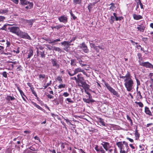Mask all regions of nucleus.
Returning a JSON list of instances; mask_svg holds the SVG:
<instances>
[{
  "instance_id": "nucleus-50",
  "label": "nucleus",
  "mask_w": 153,
  "mask_h": 153,
  "mask_svg": "<svg viewBox=\"0 0 153 153\" xmlns=\"http://www.w3.org/2000/svg\"><path fill=\"white\" fill-rule=\"evenodd\" d=\"M2 76L5 78H7V74L6 71H4L2 73Z\"/></svg>"
},
{
  "instance_id": "nucleus-16",
  "label": "nucleus",
  "mask_w": 153,
  "mask_h": 153,
  "mask_svg": "<svg viewBox=\"0 0 153 153\" xmlns=\"http://www.w3.org/2000/svg\"><path fill=\"white\" fill-rule=\"evenodd\" d=\"M133 16L134 19L136 20H139L143 18L142 16L140 15L133 14Z\"/></svg>"
},
{
  "instance_id": "nucleus-37",
  "label": "nucleus",
  "mask_w": 153,
  "mask_h": 153,
  "mask_svg": "<svg viewBox=\"0 0 153 153\" xmlns=\"http://www.w3.org/2000/svg\"><path fill=\"white\" fill-rule=\"evenodd\" d=\"M56 80H58L59 82L60 83H62V79L61 77L60 76H58L57 78L56 79Z\"/></svg>"
},
{
  "instance_id": "nucleus-56",
  "label": "nucleus",
  "mask_w": 153,
  "mask_h": 153,
  "mask_svg": "<svg viewBox=\"0 0 153 153\" xmlns=\"http://www.w3.org/2000/svg\"><path fill=\"white\" fill-rule=\"evenodd\" d=\"M137 94L140 97V98L142 99L143 98L142 96L141 95L140 92V91H137Z\"/></svg>"
},
{
  "instance_id": "nucleus-63",
  "label": "nucleus",
  "mask_w": 153,
  "mask_h": 153,
  "mask_svg": "<svg viewBox=\"0 0 153 153\" xmlns=\"http://www.w3.org/2000/svg\"><path fill=\"white\" fill-rule=\"evenodd\" d=\"M111 6L110 7V9L112 10H114V9L115 8V7L114 6V4L113 3H111Z\"/></svg>"
},
{
  "instance_id": "nucleus-32",
  "label": "nucleus",
  "mask_w": 153,
  "mask_h": 153,
  "mask_svg": "<svg viewBox=\"0 0 153 153\" xmlns=\"http://www.w3.org/2000/svg\"><path fill=\"white\" fill-rule=\"evenodd\" d=\"M78 60L80 65L82 67L87 65L85 64V62H83L81 59H78Z\"/></svg>"
},
{
  "instance_id": "nucleus-54",
  "label": "nucleus",
  "mask_w": 153,
  "mask_h": 153,
  "mask_svg": "<svg viewBox=\"0 0 153 153\" xmlns=\"http://www.w3.org/2000/svg\"><path fill=\"white\" fill-rule=\"evenodd\" d=\"M39 79H44L45 77V75L44 74H40L39 76Z\"/></svg>"
},
{
  "instance_id": "nucleus-55",
  "label": "nucleus",
  "mask_w": 153,
  "mask_h": 153,
  "mask_svg": "<svg viewBox=\"0 0 153 153\" xmlns=\"http://www.w3.org/2000/svg\"><path fill=\"white\" fill-rule=\"evenodd\" d=\"M139 148H140V151H142L143 150H144V145H140L139 146Z\"/></svg>"
},
{
  "instance_id": "nucleus-6",
  "label": "nucleus",
  "mask_w": 153,
  "mask_h": 153,
  "mask_svg": "<svg viewBox=\"0 0 153 153\" xmlns=\"http://www.w3.org/2000/svg\"><path fill=\"white\" fill-rule=\"evenodd\" d=\"M18 36L22 38H31L30 36L27 33L22 31L21 30H20Z\"/></svg>"
},
{
  "instance_id": "nucleus-15",
  "label": "nucleus",
  "mask_w": 153,
  "mask_h": 153,
  "mask_svg": "<svg viewBox=\"0 0 153 153\" xmlns=\"http://www.w3.org/2000/svg\"><path fill=\"white\" fill-rule=\"evenodd\" d=\"M134 135L135 137V140H139V138L140 137V134L138 132L137 126H136V128L135 131Z\"/></svg>"
},
{
  "instance_id": "nucleus-44",
  "label": "nucleus",
  "mask_w": 153,
  "mask_h": 153,
  "mask_svg": "<svg viewBox=\"0 0 153 153\" xmlns=\"http://www.w3.org/2000/svg\"><path fill=\"white\" fill-rule=\"evenodd\" d=\"M123 17L122 16L120 17H117L115 15V20L116 21H118V20H122L123 19Z\"/></svg>"
},
{
  "instance_id": "nucleus-49",
  "label": "nucleus",
  "mask_w": 153,
  "mask_h": 153,
  "mask_svg": "<svg viewBox=\"0 0 153 153\" xmlns=\"http://www.w3.org/2000/svg\"><path fill=\"white\" fill-rule=\"evenodd\" d=\"M138 1V3H139V4L140 5V7L142 9H144V8L143 7V5L141 3V0H137Z\"/></svg>"
},
{
  "instance_id": "nucleus-19",
  "label": "nucleus",
  "mask_w": 153,
  "mask_h": 153,
  "mask_svg": "<svg viewBox=\"0 0 153 153\" xmlns=\"http://www.w3.org/2000/svg\"><path fill=\"white\" fill-rule=\"evenodd\" d=\"M49 92L50 94L47 93L48 94H46V96H47L48 98L50 99L53 98L54 94L53 91L51 90V91H49Z\"/></svg>"
},
{
  "instance_id": "nucleus-23",
  "label": "nucleus",
  "mask_w": 153,
  "mask_h": 153,
  "mask_svg": "<svg viewBox=\"0 0 153 153\" xmlns=\"http://www.w3.org/2000/svg\"><path fill=\"white\" fill-rule=\"evenodd\" d=\"M82 100L84 102L88 103H89L90 102H94L95 101L94 100H89L88 99H87L85 98H83Z\"/></svg>"
},
{
  "instance_id": "nucleus-40",
  "label": "nucleus",
  "mask_w": 153,
  "mask_h": 153,
  "mask_svg": "<svg viewBox=\"0 0 153 153\" xmlns=\"http://www.w3.org/2000/svg\"><path fill=\"white\" fill-rule=\"evenodd\" d=\"M135 103L137 104H138L140 107L142 108L143 106V103L141 102H135Z\"/></svg>"
},
{
  "instance_id": "nucleus-5",
  "label": "nucleus",
  "mask_w": 153,
  "mask_h": 153,
  "mask_svg": "<svg viewBox=\"0 0 153 153\" xmlns=\"http://www.w3.org/2000/svg\"><path fill=\"white\" fill-rule=\"evenodd\" d=\"M73 40H71L70 41H64L61 42V44L62 45L64 46V50L66 51H68V48L71 45H73L71 44V42Z\"/></svg>"
},
{
  "instance_id": "nucleus-9",
  "label": "nucleus",
  "mask_w": 153,
  "mask_h": 153,
  "mask_svg": "<svg viewBox=\"0 0 153 153\" xmlns=\"http://www.w3.org/2000/svg\"><path fill=\"white\" fill-rule=\"evenodd\" d=\"M97 153H105V152L102 146H99L97 145H95L94 148Z\"/></svg>"
},
{
  "instance_id": "nucleus-1",
  "label": "nucleus",
  "mask_w": 153,
  "mask_h": 153,
  "mask_svg": "<svg viewBox=\"0 0 153 153\" xmlns=\"http://www.w3.org/2000/svg\"><path fill=\"white\" fill-rule=\"evenodd\" d=\"M119 77L120 78L124 79V85L127 90L128 91H131L133 88L134 82L130 72L127 71L125 76L120 75Z\"/></svg>"
},
{
  "instance_id": "nucleus-14",
  "label": "nucleus",
  "mask_w": 153,
  "mask_h": 153,
  "mask_svg": "<svg viewBox=\"0 0 153 153\" xmlns=\"http://www.w3.org/2000/svg\"><path fill=\"white\" fill-rule=\"evenodd\" d=\"M106 151L108 150V148L110 147L109 143L108 142H103L101 144Z\"/></svg>"
},
{
  "instance_id": "nucleus-13",
  "label": "nucleus",
  "mask_w": 153,
  "mask_h": 153,
  "mask_svg": "<svg viewBox=\"0 0 153 153\" xmlns=\"http://www.w3.org/2000/svg\"><path fill=\"white\" fill-rule=\"evenodd\" d=\"M30 2L27 0H20L19 4L24 6L27 5Z\"/></svg>"
},
{
  "instance_id": "nucleus-21",
  "label": "nucleus",
  "mask_w": 153,
  "mask_h": 153,
  "mask_svg": "<svg viewBox=\"0 0 153 153\" xmlns=\"http://www.w3.org/2000/svg\"><path fill=\"white\" fill-rule=\"evenodd\" d=\"M145 27H146L144 26H142L141 25H138V26L137 27V28L139 31L143 32L144 31Z\"/></svg>"
},
{
  "instance_id": "nucleus-60",
  "label": "nucleus",
  "mask_w": 153,
  "mask_h": 153,
  "mask_svg": "<svg viewBox=\"0 0 153 153\" xmlns=\"http://www.w3.org/2000/svg\"><path fill=\"white\" fill-rule=\"evenodd\" d=\"M69 95V94L67 92H65L64 93H63V95L65 97H66L68 96Z\"/></svg>"
},
{
  "instance_id": "nucleus-17",
  "label": "nucleus",
  "mask_w": 153,
  "mask_h": 153,
  "mask_svg": "<svg viewBox=\"0 0 153 153\" xmlns=\"http://www.w3.org/2000/svg\"><path fill=\"white\" fill-rule=\"evenodd\" d=\"M144 111L146 114L148 115L149 116H152V112L149 110V108L147 106H146L145 107Z\"/></svg>"
},
{
  "instance_id": "nucleus-31",
  "label": "nucleus",
  "mask_w": 153,
  "mask_h": 153,
  "mask_svg": "<svg viewBox=\"0 0 153 153\" xmlns=\"http://www.w3.org/2000/svg\"><path fill=\"white\" fill-rule=\"evenodd\" d=\"M4 48L2 46H0V54H1L7 55V54L4 52Z\"/></svg>"
},
{
  "instance_id": "nucleus-42",
  "label": "nucleus",
  "mask_w": 153,
  "mask_h": 153,
  "mask_svg": "<svg viewBox=\"0 0 153 153\" xmlns=\"http://www.w3.org/2000/svg\"><path fill=\"white\" fill-rule=\"evenodd\" d=\"M16 70L18 71L22 72V66L20 65H19V66H18L16 68Z\"/></svg>"
},
{
  "instance_id": "nucleus-53",
  "label": "nucleus",
  "mask_w": 153,
  "mask_h": 153,
  "mask_svg": "<svg viewBox=\"0 0 153 153\" xmlns=\"http://www.w3.org/2000/svg\"><path fill=\"white\" fill-rule=\"evenodd\" d=\"M60 41V39H56V40H54L52 41H51V40H50V42H48L50 43H54L56 42Z\"/></svg>"
},
{
  "instance_id": "nucleus-47",
  "label": "nucleus",
  "mask_w": 153,
  "mask_h": 153,
  "mask_svg": "<svg viewBox=\"0 0 153 153\" xmlns=\"http://www.w3.org/2000/svg\"><path fill=\"white\" fill-rule=\"evenodd\" d=\"M90 46L94 48V49H95V47H97V46L95 45L94 43L92 41L91 42H90Z\"/></svg>"
},
{
  "instance_id": "nucleus-62",
  "label": "nucleus",
  "mask_w": 153,
  "mask_h": 153,
  "mask_svg": "<svg viewBox=\"0 0 153 153\" xmlns=\"http://www.w3.org/2000/svg\"><path fill=\"white\" fill-rule=\"evenodd\" d=\"M11 1L16 4H17L19 3V0H11Z\"/></svg>"
},
{
  "instance_id": "nucleus-61",
  "label": "nucleus",
  "mask_w": 153,
  "mask_h": 153,
  "mask_svg": "<svg viewBox=\"0 0 153 153\" xmlns=\"http://www.w3.org/2000/svg\"><path fill=\"white\" fill-rule=\"evenodd\" d=\"M70 79L71 80H75L76 82L77 81L78 78L77 77V78L76 77L74 76L71 77Z\"/></svg>"
},
{
  "instance_id": "nucleus-2",
  "label": "nucleus",
  "mask_w": 153,
  "mask_h": 153,
  "mask_svg": "<svg viewBox=\"0 0 153 153\" xmlns=\"http://www.w3.org/2000/svg\"><path fill=\"white\" fill-rule=\"evenodd\" d=\"M77 77L78 78V79L76 83H78L79 86L82 87L85 89H89V85L87 84L84 77L82 76L81 74H78Z\"/></svg>"
},
{
  "instance_id": "nucleus-10",
  "label": "nucleus",
  "mask_w": 153,
  "mask_h": 153,
  "mask_svg": "<svg viewBox=\"0 0 153 153\" xmlns=\"http://www.w3.org/2000/svg\"><path fill=\"white\" fill-rule=\"evenodd\" d=\"M36 49L37 50V55L38 56H40L42 58H44L45 56V51H40L39 50L38 48H36Z\"/></svg>"
},
{
  "instance_id": "nucleus-59",
  "label": "nucleus",
  "mask_w": 153,
  "mask_h": 153,
  "mask_svg": "<svg viewBox=\"0 0 153 153\" xmlns=\"http://www.w3.org/2000/svg\"><path fill=\"white\" fill-rule=\"evenodd\" d=\"M54 50L56 51H61V49L58 47H54Z\"/></svg>"
},
{
  "instance_id": "nucleus-29",
  "label": "nucleus",
  "mask_w": 153,
  "mask_h": 153,
  "mask_svg": "<svg viewBox=\"0 0 153 153\" xmlns=\"http://www.w3.org/2000/svg\"><path fill=\"white\" fill-rule=\"evenodd\" d=\"M82 72L83 73V71L80 68H77L74 69V72L73 73V74L76 75L79 72Z\"/></svg>"
},
{
  "instance_id": "nucleus-26",
  "label": "nucleus",
  "mask_w": 153,
  "mask_h": 153,
  "mask_svg": "<svg viewBox=\"0 0 153 153\" xmlns=\"http://www.w3.org/2000/svg\"><path fill=\"white\" fill-rule=\"evenodd\" d=\"M32 103L33 105H34L35 107H36V108H37L38 109H39L42 111H45L44 109H43L39 105H37L36 103L32 102Z\"/></svg>"
},
{
  "instance_id": "nucleus-57",
  "label": "nucleus",
  "mask_w": 153,
  "mask_h": 153,
  "mask_svg": "<svg viewBox=\"0 0 153 153\" xmlns=\"http://www.w3.org/2000/svg\"><path fill=\"white\" fill-rule=\"evenodd\" d=\"M70 14H71V16L72 17V18L74 19V20H75V19H76L77 18L76 17V16H75L74 15V14H73L72 12H71L70 13Z\"/></svg>"
},
{
  "instance_id": "nucleus-43",
  "label": "nucleus",
  "mask_w": 153,
  "mask_h": 153,
  "mask_svg": "<svg viewBox=\"0 0 153 153\" xmlns=\"http://www.w3.org/2000/svg\"><path fill=\"white\" fill-rule=\"evenodd\" d=\"M115 20V18L114 16H111L109 20V22L111 24L113 23Z\"/></svg>"
},
{
  "instance_id": "nucleus-35",
  "label": "nucleus",
  "mask_w": 153,
  "mask_h": 153,
  "mask_svg": "<svg viewBox=\"0 0 153 153\" xmlns=\"http://www.w3.org/2000/svg\"><path fill=\"white\" fill-rule=\"evenodd\" d=\"M8 10H2L1 9L0 10V14H7L8 13Z\"/></svg>"
},
{
  "instance_id": "nucleus-52",
  "label": "nucleus",
  "mask_w": 153,
  "mask_h": 153,
  "mask_svg": "<svg viewBox=\"0 0 153 153\" xmlns=\"http://www.w3.org/2000/svg\"><path fill=\"white\" fill-rule=\"evenodd\" d=\"M137 56H138V58L139 59V60H141L142 59V54L140 53H138L137 54Z\"/></svg>"
},
{
  "instance_id": "nucleus-38",
  "label": "nucleus",
  "mask_w": 153,
  "mask_h": 153,
  "mask_svg": "<svg viewBox=\"0 0 153 153\" xmlns=\"http://www.w3.org/2000/svg\"><path fill=\"white\" fill-rule=\"evenodd\" d=\"M136 81L137 84L136 91H137V90H138V86L140 85V81L138 79L136 78Z\"/></svg>"
},
{
  "instance_id": "nucleus-7",
  "label": "nucleus",
  "mask_w": 153,
  "mask_h": 153,
  "mask_svg": "<svg viewBox=\"0 0 153 153\" xmlns=\"http://www.w3.org/2000/svg\"><path fill=\"white\" fill-rule=\"evenodd\" d=\"M58 19L60 22H62L64 24L68 22V18L65 15H63L59 17Z\"/></svg>"
},
{
  "instance_id": "nucleus-28",
  "label": "nucleus",
  "mask_w": 153,
  "mask_h": 153,
  "mask_svg": "<svg viewBox=\"0 0 153 153\" xmlns=\"http://www.w3.org/2000/svg\"><path fill=\"white\" fill-rule=\"evenodd\" d=\"M82 0H73V3L74 5L78 4L81 5Z\"/></svg>"
},
{
  "instance_id": "nucleus-24",
  "label": "nucleus",
  "mask_w": 153,
  "mask_h": 153,
  "mask_svg": "<svg viewBox=\"0 0 153 153\" xmlns=\"http://www.w3.org/2000/svg\"><path fill=\"white\" fill-rule=\"evenodd\" d=\"M6 100L8 101H13L15 99V98L13 96H10L7 95L5 98Z\"/></svg>"
},
{
  "instance_id": "nucleus-30",
  "label": "nucleus",
  "mask_w": 153,
  "mask_h": 153,
  "mask_svg": "<svg viewBox=\"0 0 153 153\" xmlns=\"http://www.w3.org/2000/svg\"><path fill=\"white\" fill-rule=\"evenodd\" d=\"M27 6L25 7L26 10H28L31 9L33 6V4L32 2L29 3Z\"/></svg>"
},
{
  "instance_id": "nucleus-12",
  "label": "nucleus",
  "mask_w": 153,
  "mask_h": 153,
  "mask_svg": "<svg viewBox=\"0 0 153 153\" xmlns=\"http://www.w3.org/2000/svg\"><path fill=\"white\" fill-rule=\"evenodd\" d=\"M51 60L53 66L56 67L57 68L59 67V65L57 64V61L55 59H51Z\"/></svg>"
},
{
  "instance_id": "nucleus-18",
  "label": "nucleus",
  "mask_w": 153,
  "mask_h": 153,
  "mask_svg": "<svg viewBox=\"0 0 153 153\" xmlns=\"http://www.w3.org/2000/svg\"><path fill=\"white\" fill-rule=\"evenodd\" d=\"M104 48V47L103 46H97L95 47L94 49L97 52H102Z\"/></svg>"
},
{
  "instance_id": "nucleus-48",
  "label": "nucleus",
  "mask_w": 153,
  "mask_h": 153,
  "mask_svg": "<svg viewBox=\"0 0 153 153\" xmlns=\"http://www.w3.org/2000/svg\"><path fill=\"white\" fill-rule=\"evenodd\" d=\"M12 149L11 148H8L6 150V153H11Z\"/></svg>"
},
{
  "instance_id": "nucleus-64",
  "label": "nucleus",
  "mask_w": 153,
  "mask_h": 153,
  "mask_svg": "<svg viewBox=\"0 0 153 153\" xmlns=\"http://www.w3.org/2000/svg\"><path fill=\"white\" fill-rule=\"evenodd\" d=\"M32 94L34 95V96L36 97H37V95L36 92V91H35V90H34L32 91Z\"/></svg>"
},
{
  "instance_id": "nucleus-36",
  "label": "nucleus",
  "mask_w": 153,
  "mask_h": 153,
  "mask_svg": "<svg viewBox=\"0 0 153 153\" xmlns=\"http://www.w3.org/2000/svg\"><path fill=\"white\" fill-rule=\"evenodd\" d=\"M99 122L101 124L102 126H105V123L102 119L101 118H100L99 119Z\"/></svg>"
},
{
  "instance_id": "nucleus-46",
  "label": "nucleus",
  "mask_w": 153,
  "mask_h": 153,
  "mask_svg": "<svg viewBox=\"0 0 153 153\" xmlns=\"http://www.w3.org/2000/svg\"><path fill=\"white\" fill-rule=\"evenodd\" d=\"M66 100L67 101L68 103H73L74 102L72 99L69 98H66Z\"/></svg>"
},
{
  "instance_id": "nucleus-4",
  "label": "nucleus",
  "mask_w": 153,
  "mask_h": 153,
  "mask_svg": "<svg viewBox=\"0 0 153 153\" xmlns=\"http://www.w3.org/2000/svg\"><path fill=\"white\" fill-rule=\"evenodd\" d=\"M8 29L10 32L15 34L17 36H18L20 31L19 28L18 27L12 26L9 27Z\"/></svg>"
},
{
  "instance_id": "nucleus-58",
  "label": "nucleus",
  "mask_w": 153,
  "mask_h": 153,
  "mask_svg": "<svg viewBox=\"0 0 153 153\" xmlns=\"http://www.w3.org/2000/svg\"><path fill=\"white\" fill-rule=\"evenodd\" d=\"M19 49V47H18L16 49V51L13 50V52H15L16 54H18L20 52Z\"/></svg>"
},
{
  "instance_id": "nucleus-8",
  "label": "nucleus",
  "mask_w": 153,
  "mask_h": 153,
  "mask_svg": "<svg viewBox=\"0 0 153 153\" xmlns=\"http://www.w3.org/2000/svg\"><path fill=\"white\" fill-rule=\"evenodd\" d=\"M140 65L141 66L146 67L148 68H153V65L149 62H140Z\"/></svg>"
},
{
  "instance_id": "nucleus-33",
  "label": "nucleus",
  "mask_w": 153,
  "mask_h": 153,
  "mask_svg": "<svg viewBox=\"0 0 153 153\" xmlns=\"http://www.w3.org/2000/svg\"><path fill=\"white\" fill-rule=\"evenodd\" d=\"M63 26L62 25H59L56 26H53L51 27V28L52 29H57V30H59L60 29V28H62L63 27Z\"/></svg>"
},
{
  "instance_id": "nucleus-34",
  "label": "nucleus",
  "mask_w": 153,
  "mask_h": 153,
  "mask_svg": "<svg viewBox=\"0 0 153 153\" xmlns=\"http://www.w3.org/2000/svg\"><path fill=\"white\" fill-rule=\"evenodd\" d=\"M126 117L127 120H128V121L130 122L131 125L132 126L133 125V123L132 122V120L131 117L129 116V115H127Z\"/></svg>"
},
{
  "instance_id": "nucleus-39",
  "label": "nucleus",
  "mask_w": 153,
  "mask_h": 153,
  "mask_svg": "<svg viewBox=\"0 0 153 153\" xmlns=\"http://www.w3.org/2000/svg\"><path fill=\"white\" fill-rule=\"evenodd\" d=\"M67 72L68 74V75L70 76H73L74 75H75V74H73V73H72V71L71 70H67Z\"/></svg>"
},
{
  "instance_id": "nucleus-45",
  "label": "nucleus",
  "mask_w": 153,
  "mask_h": 153,
  "mask_svg": "<svg viewBox=\"0 0 153 153\" xmlns=\"http://www.w3.org/2000/svg\"><path fill=\"white\" fill-rule=\"evenodd\" d=\"M59 89H61L62 88H64L65 87V84H61L58 86Z\"/></svg>"
},
{
  "instance_id": "nucleus-25",
  "label": "nucleus",
  "mask_w": 153,
  "mask_h": 153,
  "mask_svg": "<svg viewBox=\"0 0 153 153\" xmlns=\"http://www.w3.org/2000/svg\"><path fill=\"white\" fill-rule=\"evenodd\" d=\"M32 103L33 105H34L35 107H36V108H37L38 109H39L42 111H45L44 109H43L39 105H37L36 103L32 102Z\"/></svg>"
},
{
  "instance_id": "nucleus-22",
  "label": "nucleus",
  "mask_w": 153,
  "mask_h": 153,
  "mask_svg": "<svg viewBox=\"0 0 153 153\" xmlns=\"http://www.w3.org/2000/svg\"><path fill=\"white\" fill-rule=\"evenodd\" d=\"M27 59L30 58L33 55V51L31 49H30L28 51Z\"/></svg>"
},
{
  "instance_id": "nucleus-51",
  "label": "nucleus",
  "mask_w": 153,
  "mask_h": 153,
  "mask_svg": "<svg viewBox=\"0 0 153 153\" xmlns=\"http://www.w3.org/2000/svg\"><path fill=\"white\" fill-rule=\"evenodd\" d=\"M65 146H68V144L65 143H62L61 144V148L62 149H64L65 147Z\"/></svg>"
},
{
  "instance_id": "nucleus-27",
  "label": "nucleus",
  "mask_w": 153,
  "mask_h": 153,
  "mask_svg": "<svg viewBox=\"0 0 153 153\" xmlns=\"http://www.w3.org/2000/svg\"><path fill=\"white\" fill-rule=\"evenodd\" d=\"M33 20H26V23H27V25L28 27H31L33 24Z\"/></svg>"
},
{
  "instance_id": "nucleus-41",
  "label": "nucleus",
  "mask_w": 153,
  "mask_h": 153,
  "mask_svg": "<svg viewBox=\"0 0 153 153\" xmlns=\"http://www.w3.org/2000/svg\"><path fill=\"white\" fill-rule=\"evenodd\" d=\"M108 89L113 94L115 95V91L112 88L111 86H110Z\"/></svg>"
},
{
  "instance_id": "nucleus-3",
  "label": "nucleus",
  "mask_w": 153,
  "mask_h": 153,
  "mask_svg": "<svg viewBox=\"0 0 153 153\" xmlns=\"http://www.w3.org/2000/svg\"><path fill=\"white\" fill-rule=\"evenodd\" d=\"M116 145L120 149V153H127L129 147L127 142H117Z\"/></svg>"
},
{
  "instance_id": "nucleus-20",
  "label": "nucleus",
  "mask_w": 153,
  "mask_h": 153,
  "mask_svg": "<svg viewBox=\"0 0 153 153\" xmlns=\"http://www.w3.org/2000/svg\"><path fill=\"white\" fill-rule=\"evenodd\" d=\"M15 85H16V87H17V89L19 91V92L20 93V94L21 95L22 97H23V96H24L26 98H27L26 95L24 94L23 93V91L20 89L19 87V86L17 84H15Z\"/></svg>"
},
{
  "instance_id": "nucleus-11",
  "label": "nucleus",
  "mask_w": 153,
  "mask_h": 153,
  "mask_svg": "<svg viewBox=\"0 0 153 153\" xmlns=\"http://www.w3.org/2000/svg\"><path fill=\"white\" fill-rule=\"evenodd\" d=\"M81 48L83 49L84 52L85 53L88 52L89 50L87 47L84 43H82L81 46Z\"/></svg>"
}]
</instances>
